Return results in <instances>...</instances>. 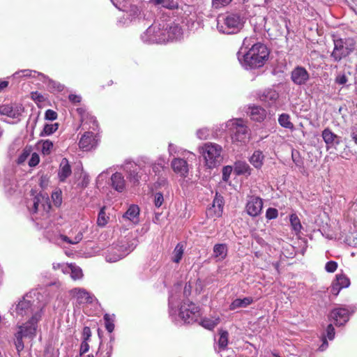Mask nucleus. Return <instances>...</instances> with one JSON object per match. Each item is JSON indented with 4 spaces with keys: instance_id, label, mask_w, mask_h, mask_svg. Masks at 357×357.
I'll return each instance as SVG.
<instances>
[{
    "instance_id": "aec40b11",
    "label": "nucleus",
    "mask_w": 357,
    "mask_h": 357,
    "mask_svg": "<svg viewBox=\"0 0 357 357\" xmlns=\"http://www.w3.org/2000/svg\"><path fill=\"white\" fill-rule=\"evenodd\" d=\"M22 112L23 108L21 106H13L10 105L0 106V114L7 116L12 119L18 118Z\"/></svg>"
},
{
    "instance_id": "c03bdc74",
    "label": "nucleus",
    "mask_w": 357,
    "mask_h": 357,
    "mask_svg": "<svg viewBox=\"0 0 357 357\" xmlns=\"http://www.w3.org/2000/svg\"><path fill=\"white\" fill-rule=\"evenodd\" d=\"M291 158L293 160V162L295 163V165L298 167H302L303 166V160L302 158L300 155V153L298 151L296 150H292L291 151Z\"/></svg>"
},
{
    "instance_id": "49530a36",
    "label": "nucleus",
    "mask_w": 357,
    "mask_h": 357,
    "mask_svg": "<svg viewBox=\"0 0 357 357\" xmlns=\"http://www.w3.org/2000/svg\"><path fill=\"white\" fill-rule=\"evenodd\" d=\"M31 147H25L22 153L19 155L18 158H17V163L18 164H22L23 162H24L26 161V160L27 159V158L31 154Z\"/></svg>"
},
{
    "instance_id": "6e6552de",
    "label": "nucleus",
    "mask_w": 357,
    "mask_h": 357,
    "mask_svg": "<svg viewBox=\"0 0 357 357\" xmlns=\"http://www.w3.org/2000/svg\"><path fill=\"white\" fill-rule=\"evenodd\" d=\"M130 252V247L126 242L113 244L107 251L105 259L108 262H116L126 257Z\"/></svg>"
},
{
    "instance_id": "3c124183",
    "label": "nucleus",
    "mask_w": 357,
    "mask_h": 357,
    "mask_svg": "<svg viewBox=\"0 0 357 357\" xmlns=\"http://www.w3.org/2000/svg\"><path fill=\"white\" fill-rule=\"evenodd\" d=\"M231 1L232 0H212V6L215 8H220L227 6Z\"/></svg>"
},
{
    "instance_id": "0eeeda50",
    "label": "nucleus",
    "mask_w": 357,
    "mask_h": 357,
    "mask_svg": "<svg viewBox=\"0 0 357 357\" xmlns=\"http://www.w3.org/2000/svg\"><path fill=\"white\" fill-rule=\"evenodd\" d=\"M232 130L231 139L234 142L246 143L249 139L248 129L241 119H236L229 123Z\"/></svg>"
},
{
    "instance_id": "cd10ccee",
    "label": "nucleus",
    "mask_w": 357,
    "mask_h": 357,
    "mask_svg": "<svg viewBox=\"0 0 357 357\" xmlns=\"http://www.w3.org/2000/svg\"><path fill=\"white\" fill-rule=\"evenodd\" d=\"M253 302L252 297H245L243 298H236L229 305L230 310H234L237 308L246 307Z\"/></svg>"
},
{
    "instance_id": "052dcab7",
    "label": "nucleus",
    "mask_w": 357,
    "mask_h": 357,
    "mask_svg": "<svg viewBox=\"0 0 357 357\" xmlns=\"http://www.w3.org/2000/svg\"><path fill=\"white\" fill-rule=\"evenodd\" d=\"M157 184L159 186H161L164 188L163 191H165L167 194H169V184L165 178H161L158 182Z\"/></svg>"
},
{
    "instance_id": "37998d69",
    "label": "nucleus",
    "mask_w": 357,
    "mask_h": 357,
    "mask_svg": "<svg viewBox=\"0 0 357 357\" xmlns=\"http://www.w3.org/2000/svg\"><path fill=\"white\" fill-rule=\"evenodd\" d=\"M335 282L342 289L348 287L350 284V281L349 278L342 274H339L336 275Z\"/></svg>"
},
{
    "instance_id": "a878e982",
    "label": "nucleus",
    "mask_w": 357,
    "mask_h": 357,
    "mask_svg": "<svg viewBox=\"0 0 357 357\" xmlns=\"http://www.w3.org/2000/svg\"><path fill=\"white\" fill-rule=\"evenodd\" d=\"M72 173L71 167L66 158H63L60 165L59 178L60 181H64Z\"/></svg>"
},
{
    "instance_id": "20e7f679",
    "label": "nucleus",
    "mask_w": 357,
    "mask_h": 357,
    "mask_svg": "<svg viewBox=\"0 0 357 357\" xmlns=\"http://www.w3.org/2000/svg\"><path fill=\"white\" fill-rule=\"evenodd\" d=\"M44 304L38 299H34L31 294H26L16 306V313L20 316H35L36 314L42 315Z\"/></svg>"
},
{
    "instance_id": "603ef678",
    "label": "nucleus",
    "mask_w": 357,
    "mask_h": 357,
    "mask_svg": "<svg viewBox=\"0 0 357 357\" xmlns=\"http://www.w3.org/2000/svg\"><path fill=\"white\" fill-rule=\"evenodd\" d=\"M278 215V211L276 208H268L266 212V217L268 220L275 219Z\"/></svg>"
},
{
    "instance_id": "c85d7f7f",
    "label": "nucleus",
    "mask_w": 357,
    "mask_h": 357,
    "mask_svg": "<svg viewBox=\"0 0 357 357\" xmlns=\"http://www.w3.org/2000/svg\"><path fill=\"white\" fill-rule=\"evenodd\" d=\"M38 75V77H41L42 78L45 79H47L49 83L50 84H53V87H55V84L56 83L54 82L53 81H52L51 79H50L47 77H46L44 74L41 73H38V72H36L35 70H29V69H26V70H20V71H18V72H16L13 76L14 77H35V75Z\"/></svg>"
},
{
    "instance_id": "9b49d317",
    "label": "nucleus",
    "mask_w": 357,
    "mask_h": 357,
    "mask_svg": "<svg viewBox=\"0 0 357 357\" xmlns=\"http://www.w3.org/2000/svg\"><path fill=\"white\" fill-rule=\"evenodd\" d=\"M263 208V202L260 197L251 196L246 204L245 210L248 214L252 217L259 215Z\"/></svg>"
},
{
    "instance_id": "b1692460",
    "label": "nucleus",
    "mask_w": 357,
    "mask_h": 357,
    "mask_svg": "<svg viewBox=\"0 0 357 357\" xmlns=\"http://www.w3.org/2000/svg\"><path fill=\"white\" fill-rule=\"evenodd\" d=\"M166 31L167 33L169 42L180 38L182 35L181 28L175 23L167 24Z\"/></svg>"
},
{
    "instance_id": "4d7b16f0",
    "label": "nucleus",
    "mask_w": 357,
    "mask_h": 357,
    "mask_svg": "<svg viewBox=\"0 0 357 357\" xmlns=\"http://www.w3.org/2000/svg\"><path fill=\"white\" fill-rule=\"evenodd\" d=\"M52 198L53 199L54 205L59 206L61 205L62 202L61 198V192H54L52 195Z\"/></svg>"
},
{
    "instance_id": "bf43d9fd",
    "label": "nucleus",
    "mask_w": 357,
    "mask_h": 357,
    "mask_svg": "<svg viewBox=\"0 0 357 357\" xmlns=\"http://www.w3.org/2000/svg\"><path fill=\"white\" fill-rule=\"evenodd\" d=\"M57 113L52 109H47L45 114V118L47 120L54 121L57 119Z\"/></svg>"
},
{
    "instance_id": "423d86ee",
    "label": "nucleus",
    "mask_w": 357,
    "mask_h": 357,
    "mask_svg": "<svg viewBox=\"0 0 357 357\" xmlns=\"http://www.w3.org/2000/svg\"><path fill=\"white\" fill-rule=\"evenodd\" d=\"M178 317L184 323H194L201 317L200 308L190 301H183L179 308Z\"/></svg>"
},
{
    "instance_id": "ea45409f",
    "label": "nucleus",
    "mask_w": 357,
    "mask_h": 357,
    "mask_svg": "<svg viewBox=\"0 0 357 357\" xmlns=\"http://www.w3.org/2000/svg\"><path fill=\"white\" fill-rule=\"evenodd\" d=\"M343 44L345 46V50H348L350 54L357 47V38H348L343 40Z\"/></svg>"
},
{
    "instance_id": "e433bc0d",
    "label": "nucleus",
    "mask_w": 357,
    "mask_h": 357,
    "mask_svg": "<svg viewBox=\"0 0 357 357\" xmlns=\"http://www.w3.org/2000/svg\"><path fill=\"white\" fill-rule=\"evenodd\" d=\"M58 128H59L58 123H51V124L46 123L44 126L43 130L40 132V136H41V137L49 136V135L53 134L54 132H55L58 130Z\"/></svg>"
},
{
    "instance_id": "dca6fc26",
    "label": "nucleus",
    "mask_w": 357,
    "mask_h": 357,
    "mask_svg": "<svg viewBox=\"0 0 357 357\" xmlns=\"http://www.w3.org/2000/svg\"><path fill=\"white\" fill-rule=\"evenodd\" d=\"M70 294L76 299L79 304L91 303L93 302V296L84 289L74 288L70 290Z\"/></svg>"
},
{
    "instance_id": "680f3d73",
    "label": "nucleus",
    "mask_w": 357,
    "mask_h": 357,
    "mask_svg": "<svg viewBox=\"0 0 357 357\" xmlns=\"http://www.w3.org/2000/svg\"><path fill=\"white\" fill-rule=\"evenodd\" d=\"M89 350V341H82L80 345L79 354L82 356Z\"/></svg>"
},
{
    "instance_id": "a211bd4d",
    "label": "nucleus",
    "mask_w": 357,
    "mask_h": 357,
    "mask_svg": "<svg viewBox=\"0 0 357 357\" xmlns=\"http://www.w3.org/2000/svg\"><path fill=\"white\" fill-rule=\"evenodd\" d=\"M171 166L174 172L181 176L186 177L189 172V166L184 159L176 158L172 160Z\"/></svg>"
},
{
    "instance_id": "09e8293b",
    "label": "nucleus",
    "mask_w": 357,
    "mask_h": 357,
    "mask_svg": "<svg viewBox=\"0 0 357 357\" xmlns=\"http://www.w3.org/2000/svg\"><path fill=\"white\" fill-rule=\"evenodd\" d=\"M197 136L201 140L207 139L210 136V130L206 128L199 129L197 131Z\"/></svg>"
},
{
    "instance_id": "bb28decb",
    "label": "nucleus",
    "mask_w": 357,
    "mask_h": 357,
    "mask_svg": "<svg viewBox=\"0 0 357 357\" xmlns=\"http://www.w3.org/2000/svg\"><path fill=\"white\" fill-rule=\"evenodd\" d=\"M227 255V246L225 243L215 244L213 247V257L216 261L223 260Z\"/></svg>"
},
{
    "instance_id": "69168bd1",
    "label": "nucleus",
    "mask_w": 357,
    "mask_h": 357,
    "mask_svg": "<svg viewBox=\"0 0 357 357\" xmlns=\"http://www.w3.org/2000/svg\"><path fill=\"white\" fill-rule=\"evenodd\" d=\"M68 265H66V264H64L54 263L53 264V268L54 270H57V269H60L61 268L63 273H67L68 272Z\"/></svg>"
},
{
    "instance_id": "de8ad7c7",
    "label": "nucleus",
    "mask_w": 357,
    "mask_h": 357,
    "mask_svg": "<svg viewBox=\"0 0 357 357\" xmlns=\"http://www.w3.org/2000/svg\"><path fill=\"white\" fill-rule=\"evenodd\" d=\"M23 337H24L20 335V333H18L17 332L15 333L16 340L15 342V344L18 353H20L24 349V342L22 340Z\"/></svg>"
},
{
    "instance_id": "473e14b6",
    "label": "nucleus",
    "mask_w": 357,
    "mask_h": 357,
    "mask_svg": "<svg viewBox=\"0 0 357 357\" xmlns=\"http://www.w3.org/2000/svg\"><path fill=\"white\" fill-rule=\"evenodd\" d=\"M279 124L284 128L293 130L294 128V124L290 121V116L288 114H282L278 117Z\"/></svg>"
},
{
    "instance_id": "8fccbe9b",
    "label": "nucleus",
    "mask_w": 357,
    "mask_h": 357,
    "mask_svg": "<svg viewBox=\"0 0 357 357\" xmlns=\"http://www.w3.org/2000/svg\"><path fill=\"white\" fill-rule=\"evenodd\" d=\"M104 320L105 322V328L108 332L112 333L114 329V324L108 314L104 315Z\"/></svg>"
},
{
    "instance_id": "864d4df0",
    "label": "nucleus",
    "mask_w": 357,
    "mask_h": 357,
    "mask_svg": "<svg viewBox=\"0 0 357 357\" xmlns=\"http://www.w3.org/2000/svg\"><path fill=\"white\" fill-rule=\"evenodd\" d=\"M232 172V167L231 166H225L222 169V180L227 181L230 177Z\"/></svg>"
},
{
    "instance_id": "774afa93",
    "label": "nucleus",
    "mask_w": 357,
    "mask_h": 357,
    "mask_svg": "<svg viewBox=\"0 0 357 357\" xmlns=\"http://www.w3.org/2000/svg\"><path fill=\"white\" fill-rule=\"evenodd\" d=\"M342 289V288L340 286L334 282L331 286V291L334 296H337Z\"/></svg>"
},
{
    "instance_id": "2eb2a0df",
    "label": "nucleus",
    "mask_w": 357,
    "mask_h": 357,
    "mask_svg": "<svg viewBox=\"0 0 357 357\" xmlns=\"http://www.w3.org/2000/svg\"><path fill=\"white\" fill-rule=\"evenodd\" d=\"M331 319L335 321L337 326H342L348 321L349 312L347 308L337 307L331 311Z\"/></svg>"
},
{
    "instance_id": "a18cd8bd",
    "label": "nucleus",
    "mask_w": 357,
    "mask_h": 357,
    "mask_svg": "<svg viewBox=\"0 0 357 357\" xmlns=\"http://www.w3.org/2000/svg\"><path fill=\"white\" fill-rule=\"evenodd\" d=\"M164 192H157L153 194V203L157 208L160 207L164 202Z\"/></svg>"
},
{
    "instance_id": "5701e85b",
    "label": "nucleus",
    "mask_w": 357,
    "mask_h": 357,
    "mask_svg": "<svg viewBox=\"0 0 357 357\" xmlns=\"http://www.w3.org/2000/svg\"><path fill=\"white\" fill-rule=\"evenodd\" d=\"M321 136L327 146L338 145L340 143V137L333 132L328 128H325L322 131Z\"/></svg>"
},
{
    "instance_id": "0e129e2a",
    "label": "nucleus",
    "mask_w": 357,
    "mask_h": 357,
    "mask_svg": "<svg viewBox=\"0 0 357 357\" xmlns=\"http://www.w3.org/2000/svg\"><path fill=\"white\" fill-rule=\"evenodd\" d=\"M40 201V197L39 196H36L33 198V206L31 208V211L32 213H36L38 211Z\"/></svg>"
},
{
    "instance_id": "412c9836",
    "label": "nucleus",
    "mask_w": 357,
    "mask_h": 357,
    "mask_svg": "<svg viewBox=\"0 0 357 357\" xmlns=\"http://www.w3.org/2000/svg\"><path fill=\"white\" fill-rule=\"evenodd\" d=\"M248 109V114L253 121L261 122L266 116V110L259 106H251Z\"/></svg>"
},
{
    "instance_id": "7ed1b4c3",
    "label": "nucleus",
    "mask_w": 357,
    "mask_h": 357,
    "mask_svg": "<svg viewBox=\"0 0 357 357\" xmlns=\"http://www.w3.org/2000/svg\"><path fill=\"white\" fill-rule=\"evenodd\" d=\"M202 155L204 158L205 165L213 169L219 166L222 160V148L215 143H205L202 147Z\"/></svg>"
},
{
    "instance_id": "c9c22d12",
    "label": "nucleus",
    "mask_w": 357,
    "mask_h": 357,
    "mask_svg": "<svg viewBox=\"0 0 357 357\" xmlns=\"http://www.w3.org/2000/svg\"><path fill=\"white\" fill-rule=\"evenodd\" d=\"M289 220L292 229L295 231L296 234H299L303 227L301 225L300 219L298 218L297 215L295 213L290 215Z\"/></svg>"
},
{
    "instance_id": "4be33fe9",
    "label": "nucleus",
    "mask_w": 357,
    "mask_h": 357,
    "mask_svg": "<svg viewBox=\"0 0 357 357\" xmlns=\"http://www.w3.org/2000/svg\"><path fill=\"white\" fill-rule=\"evenodd\" d=\"M111 185L117 192H123L126 188V181L123 176L119 172L113 174L111 176Z\"/></svg>"
},
{
    "instance_id": "4468645a",
    "label": "nucleus",
    "mask_w": 357,
    "mask_h": 357,
    "mask_svg": "<svg viewBox=\"0 0 357 357\" xmlns=\"http://www.w3.org/2000/svg\"><path fill=\"white\" fill-rule=\"evenodd\" d=\"M309 78V73L303 67L297 66L291 72V79L295 84L303 85L308 81Z\"/></svg>"
},
{
    "instance_id": "f3484780",
    "label": "nucleus",
    "mask_w": 357,
    "mask_h": 357,
    "mask_svg": "<svg viewBox=\"0 0 357 357\" xmlns=\"http://www.w3.org/2000/svg\"><path fill=\"white\" fill-rule=\"evenodd\" d=\"M349 54L348 50H345V46L343 44L342 39L334 40V49L331 53V56L335 61H340L342 59L347 56Z\"/></svg>"
},
{
    "instance_id": "f704fd0d",
    "label": "nucleus",
    "mask_w": 357,
    "mask_h": 357,
    "mask_svg": "<svg viewBox=\"0 0 357 357\" xmlns=\"http://www.w3.org/2000/svg\"><path fill=\"white\" fill-rule=\"evenodd\" d=\"M38 145L40 146L43 155L50 154L54 146L53 142L49 139L41 140L38 142Z\"/></svg>"
},
{
    "instance_id": "13d9d810",
    "label": "nucleus",
    "mask_w": 357,
    "mask_h": 357,
    "mask_svg": "<svg viewBox=\"0 0 357 357\" xmlns=\"http://www.w3.org/2000/svg\"><path fill=\"white\" fill-rule=\"evenodd\" d=\"M91 337V331L89 327L84 326L82 331V341H89Z\"/></svg>"
},
{
    "instance_id": "f8f14e48",
    "label": "nucleus",
    "mask_w": 357,
    "mask_h": 357,
    "mask_svg": "<svg viewBox=\"0 0 357 357\" xmlns=\"http://www.w3.org/2000/svg\"><path fill=\"white\" fill-rule=\"evenodd\" d=\"M224 206V199L220 195L216 193L213 201L212 206L206 211L207 216L210 218H218L222 214Z\"/></svg>"
},
{
    "instance_id": "6e6d98bb",
    "label": "nucleus",
    "mask_w": 357,
    "mask_h": 357,
    "mask_svg": "<svg viewBox=\"0 0 357 357\" xmlns=\"http://www.w3.org/2000/svg\"><path fill=\"white\" fill-rule=\"evenodd\" d=\"M40 162V157L38 153H33L31 154V158L29 161V165L30 167H35Z\"/></svg>"
},
{
    "instance_id": "5fc2aeb1",
    "label": "nucleus",
    "mask_w": 357,
    "mask_h": 357,
    "mask_svg": "<svg viewBox=\"0 0 357 357\" xmlns=\"http://www.w3.org/2000/svg\"><path fill=\"white\" fill-rule=\"evenodd\" d=\"M337 268V262L334 261H328L325 266V269L328 273H333Z\"/></svg>"
},
{
    "instance_id": "a19ab883",
    "label": "nucleus",
    "mask_w": 357,
    "mask_h": 357,
    "mask_svg": "<svg viewBox=\"0 0 357 357\" xmlns=\"http://www.w3.org/2000/svg\"><path fill=\"white\" fill-rule=\"evenodd\" d=\"M229 333L226 331H220L218 345L221 349H225L228 344Z\"/></svg>"
},
{
    "instance_id": "72a5a7b5",
    "label": "nucleus",
    "mask_w": 357,
    "mask_h": 357,
    "mask_svg": "<svg viewBox=\"0 0 357 357\" xmlns=\"http://www.w3.org/2000/svg\"><path fill=\"white\" fill-rule=\"evenodd\" d=\"M183 244L182 243H178L173 251L172 261L175 263H179L183 257Z\"/></svg>"
},
{
    "instance_id": "e2e57ef3",
    "label": "nucleus",
    "mask_w": 357,
    "mask_h": 357,
    "mask_svg": "<svg viewBox=\"0 0 357 357\" xmlns=\"http://www.w3.org/2000/svg\"><path fill=\"white\" fill-rule=\"evenodd\" d=\"M347 80V77L344 74H339L335 78V82L340 85L345 84Z\"/></svg>"
},
{
    "instance_id": "f257e3e1",
    "label": "nucleus",
    "mask_w": 357,
    "mask_h": 357,
    "mask_svg": "<svg viewBox=\"0 0 357 357\" xmlns=\"http://www.w3.org/2000/svg\"><path fill=\"white\" fill-rule=\"evenodd\" d=\"M251 38H245L243 40V47L238 52V60L245 68H257L263 66L267 60L269 52L266 45L261 43L250 45Z\"/></svg>"
},
{
    "instance_id": "58836bf2",
    "label": "nucleus",
    "mask_w": 357,
    "mask_h": 357,
    "mask_svg": "<svg viewBox=\"0 0 357 357\" xmlns=\"http://www.w3.org/2000/svg\"><path fill=\"white\" fill-rule=\"evenodd\" d=\"M68 272L70 271V276L73 280H78L82 278L83 274L82 269L76 266H74L73 264L68 266Z\"/></svg>"
},
{
    "instance_id": "9d476101",
    "label": "nucleus",
    "mask_w": 357,
    "mask_h": 357,
    "mask_svg": "<svg viewBox=\"0 0 357 357\" xmlns=\"http://www.w3.org/2000/svg\"><path fill=\"white\" fill-rule=\"evenodd\" d=\"M160 24H153L151 25L146 31L142 35L141 38L145 43H162L165 38L160 35Z\"/></svg>"
},
{
    "instance_id": "79ce46f5",
    "label": "nucleus",
    "mask_w": 357,
    "mask_h": 357,
    "mask_svg": "<svg viewBox=\"0 0 357 357\" xmlns=\"http://www.w3.org/2000/svg\"><path fill=\"white\" fill-rule=\"evenodd\" d=\"M109 217L106 215L105 207L102 208L98 213L97 224L100 227H105L108 222Z\"/></svg>"
},
{
    "instance_id": "2f4dec72",
    "label": "nucleus",
    "mask_w": 357,
    "mask_h": 357,
    "mask_svg": "<svg viewBox=\"0 0 357 357\" xmlns=\"http://www.w3.org/2000/svg\"><path fill=\"white\" fill-rule=\"evenodd\" d=\"M155 6L161 5L163 8L174 10L178 8V3L174 0H150Z\"/></svg>"
},
{
    "instance_id": "393cba45",
    "label": "nucleus",
    "mask_w": 357,
    "mask_h": 357,
    "mask_svg": "<svg viewBox=\"0 0 357 357\" xmlns=\"http://www.w3.org/2000/svg\"><path fill=\"white\" fill-rule=\"evenodd\" d=\"M77 112L80 115V121L83 126H84L86 123H88L89 121V123L92 124V126H90L89 127L93 130L96 129V127L98 126V124L97 121L94 116L86 113L85 110L82 107L77 108Z\"/></svg>"
},
{
    "instance_id": "7c9ffc66",
    "label": "nucleus",
    "mask_w": 357,
    "mask_h": 357,
    "mask_svg": "<svg viewBox=\"0 0 357 357\" xmlns=\"http://www.w3.org/2000/svg\"><path fill=\"white\" fill-rule=\"evenodd\" d=\"M264 155L261 151H256L250 158V163L256 168L259 169L263 165Z\"/></svg>"
},
{
    "instance_id": "f03ea898",
    "label": "nucleus",
    "mask_w": 357,
    "mask_h": 357,
    "mask_svg": "<svg viewBox=\"0 0 357 357\" xmlns=\"http://www.w3.org/2000/svg\"><path fill=\"white\" fill-rule=\"evenodd\" d=\"M243 18L237 13L222 14L217 17V29L225 34L238 33L243 28Z\"/></svg>"
},
{
    "instance_id": "6ab92c4d",
    "label": "nucleus",
    "mask_w": 357,
    "mask_h": 357,
    "mask_svg": "<svg viewBox=\"0 0 357 357\" xmlns=\"http://www.w3.org/2000/svg\"><path fill=\"white\" fill-rule=\"evenodd\" d=\"M259 98L261 102L271 107L275 105L279 98V94L275 90L268 89L264 90L263 93L259 95Z\"/></svg>"
},
{
    "instance_id": "1a4fd4ad",
    "label": "nucleus",
    "mask_w": 357,
    "mask_h": 357,
    "mask_svg": "<svg viewBox=\"0 0 357 357\" xmlns=\"http://www.w3.org/2000/svg\"><path fill=\"white\" fill-rule=\"evenodd\" d=\"M41 317V314H39L32 316L27 322L19 326L17 333L24 337L33 338L36 334L38 322L40 320Z\"/></svg>"
},
{
    "instance_id": "338daca9",
    "label": "nucleus",
    "mask_w": 357,
    "mask_h": 357,
    "mask_svg": "<svg viewBox=\"0 0 357 357\" xmlns=\"http://www.w3.org/2000/svg\"><path fill=\"white\" fill-rule=\"evenodd\" d=\"M327 337L330 340H332L335 337V329L332 324H329L326 329Z\"/></svg>"
},
{
    "instance_id": "4c0bfd02",
    "label": "nucleus",
    "mask_w": 357,
    "mask_h": 357,
    "mask_svg": "<svg viewBox=\"0 0 357 357\" xmlns=\"http://www.w3.org/2000/svg\"><path fill=\"white\" fill-rule=\"evenodd\" d=\"M139 213V208L136 205H132L129 207L125 213L123 217L130 220H133Z\"/></svg>"
},
{
    "instance_id": "c756f323",
    "label": "nucleus",
    "mask_w": 357,
    "mask_h": 357,
    "mask_svg": "<svg viewBox=\"0 0 357 357\" xmlns=\"http://www.w3.org/2000/svg\"><path fill=\"white\" fill-rule=\"evenodd\" d=\"M234 172L236 175H250L251 174V168L247 162L244 161H237L234 165Z\"/></svg>"
},
{
    "instance_id": "ddd939ff",
    "label": "nucleus",
    "mask_w": 357,
    "mask_h": 357,
    "mask_svg": "<svg viewBox=\"0 0 357 357\" xmlns=\"http://www.w3.org/2000/svg\"><path fill=\"white\" fill-rule=\"evenodd\" d=\"M79 148L84 151H89L97 146L96 135L92 132H85L79 142Z\"/></svg>"
},
{
    "instance_id": "39448f33",
    "label": "nucleus",
    "mask_w": 357,
    "mask_h": 357,
    "mask_svg": "<svg viewBox=\"0 0 357 357\" xmlns=\"http://www.w3.org/2000/svg\"><path fill=\"white\" fill-rule=\"evenodd\" d=\"M149 164L148 158H142L138 163L128 162L124 167L125 171L128 174V178L133 184H138L142 178L143 174L146 173L145 165Z\"/></svg>"
}]
</instances>
